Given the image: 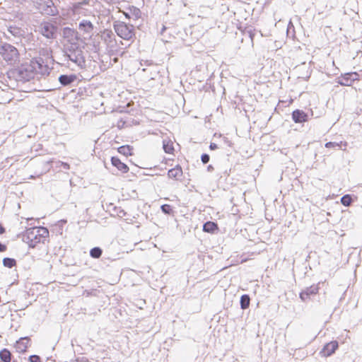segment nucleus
Returning <instances> with one entry per match:
<instances>
[{
    "label": "nucleus",
    "instance_id": "f257e3e1",
    "mask_svg": "<svg viewBox=\"0 0 362 362\" xmlns=\"http://www.w3.org/2000/svg\"><path fill=\"white\" fill-rule=\"evenodd\" d=\"M16 66L13 74L19 81H28L33 78L35 74L48 76L50 71L49 66L41 57L26 60Z\"/></svg>",
    "mask_w": 362,
    "mask_h": 362
},
{
    "label": "nucleus",
    "instance_id": "f03ea898",
    "mask_svg": "<svg viewBox=\"0 0 362 362\" xmlns=\"http://www.w3.org/2000/svg\"><path fill=\"white\" fill-rule=\"evenodd\" d=\"M0 57L9 66H16L21 62L19 50L6 42H0Z\"/></svg>",
    "mask_w": 362,
    "mask_h": 362
},
{
    "label": "nucleus",
    "instance_id": "7ed1b4c3",
    "mask_svg": "<svg viewBox=\"0 0 362 362\" xmlns=\"http://www.w3.org/2000/svg\"><path fill=\"white\" fill-rule=\"evenodd\" d=\"M81 45H64V56L81 69L86 67V57Z\"/></svg>",
    "mask_w": 362,
    "mask_h": 362
},
{
    "label": "nucleus",
    "instance_id": "20e7f679",
    "mask_svg": "<svg viewBox=\"0 0 362 362\" xmlns=\"http://www.w3.org/2000/svg\"><path fill=\"white\" fill-rule=\"evenodd\" d=\"M135 25L126 23L121 21H116L113 23V28L117 35L125 40H132L135 38Z\"/></svg>",
    "mask_w": 362,
    "mask_h": 362
},
{
    "label": "nucleus",
    "instance_id": "39448f33",
    "mask_svg": "<svg viewBox=\"0 0 362 362\" xmlns=\"http://www.w3.org/2000/svg\"><path fill=\"white\" fill-rule=\"evenodd\" d=\"M59 27L55 23L44 21L39 25V32L45 37L49 40H54L57 37Z\"/></svg>",
    "mask_w": 362,
    "mask_h": 362
},
{
    "label": "nucleus",
    "instance_id": "423d86ee",
    "mask_svg": "<svg viewBox=\"0 0 362 362\" xmlns=\"http://www.w3.org/2000/svg\"><path fill=\"white\" fill-rule=\"evenodd\" d=\"M23 240L27 243L30 247H35L37 243L42 242L39 230L36 227L27 229L23 235Z\"/></svg>",
    "mask_w": 362,
    "mask_h": 362
},
{
    "label": "nucleus",
    "instance_id": "0eeeda50",
    "mask_svg": "<svg viewBox=\"0 0 362 362\" xmlns=\"http://www.w3.org/2000/svg\"><path fill=\"white\" fill-rule=\"evenodd\" d=\"M37 5L38 9L45 15L54 16L59 13L58 9L52 0H38Z\"/></svg>",
    "mask_w": 362,
    "mask_h": 362
},
{
    "label": "nucleus",
    "instance_id": "6e6552de",
    "mask_svg": "<svg viewBox=\"0 0 362 362\" xmlns=\"http://www.w3.org/2000/svg\"><path fill=\"white\" fill-rule=\"evenodd\" d=\"M62 37L66 43L64 45H79L78 40H80L79 33L69 27H64L62 29Z\"/></svg>",
    "mask_w": 362,
    "mask_h": 362
},
{
    "label": "nucleus",
    "instance_id": "1a4fd4ad",
    "mask_svg": "<svg viewBox=\"0 0 362 362\" xmlns=\"http://www.w3.org/2000/svg\"><path fill=\"white\" fill-rule=\"evenodd\" d=\"M359 80V74L357 72H348L341 74L337 78L336 82L342 86H350L355 81Z\"/></svg>",
    "mask_w": 362,
    "mask_h": 362
},
{
    "label": "nucleus",
    "instance_id": "9d476101",
    "mask_svg": "<svg viewBox=\"0 0 362 362\" xmlns=\"http://www.w3.org/2000/svg\"><path fill=\"white\" fill-rule=\"evenodd\" d=\"M122 13L127 19L134 22L140 19L142 15L141 10L134 6H128Z\"/></svg>",
    "mask_w": 362,
    "mask_h": 362
},
{
    "label": "nucleus",
    "instance_id": "9b49d317",
    "mask_svg": "<svg viewBox=\"0 0 362 362\" xmlns=\"http://www.w3.org/2000/svg\"><path fill=\"white\" fill-rule=\"evenodd\" d=\"M78 28L80 33H82L84 38L88 37H90L95 30V26L93 24L88 20L83 19L78 23Z\"/></svg>",
    "mask_w": 362,
    "mask_h": 362
},
{
    "label": "nucleus",
    "instance_id": "f8f14e48",
    "mask_svg": "<svg viewBox=\"0 0 362 362\" xmlns=\"http://www.w3.org/2000/svg\"><path fill=\"white\" fill-rule=\"evenodd\" d=\"M6 28L7 31L15 38L21 39L25 35V30L16 22H9Z\"/></svg>",
    "mask_w": 362,
    "mask_h": 362
},
{
    "label": "nucleus",
    "instance_id": "ddd939ff",
    "mask_svg": "<svg viewBox=\"0 0 362 362\" xmlns=\"http://www.w3.org/2000/svg\"><path fill=\"white\" fill-rule=\"evenodd\" d=\"M319 291L318 284H313L303 289L299 293V298L303 302H306L311 296L316 295Z\"/></svg>",
    "mask_w": 362,
    "mask_h": 362
},
{
    "label": "nucleus",
    "instance_id": "4468645a",
    "mask_svg": "<svg viewBox=\"0 0 362 362\" xmlns=\"http://www.w3.org/2000/svg\"><path fill=\"white\" fill-rule=\"evenodd\" d=\"M58 80L63 86H74L78 83V77L74 74H61Z\"/></svg>",
    "mask_w": 362,
    "mask_h": 362
},
{
    "label": "nucleus",
    "instance_id": "2eb2a0df",
    "mask_svg": "<svg viewBox=\"0 0 362 362\" xmlns=\"http://www.w3.org/2000/svg\"><path fill=\"white\" fill-rule=\"evenodd\" d=\"M339 348V343L337 341H332L325 344L320 351L322 356L328 357L332 356Z\"/></svg>",
    "mask_w": 362,
    "mask_h": 362
},
{
    "label": "nucleus",
    "instance_id": "dca6fc26",
    "mask_svg": "<svg viewBox=\"0 0 362 362\" xmlns=\"http://www.w3.org/2000/svg\"><path fill=\"white\" fill-rule=\"evenodd\" d=\"M291 117L295 123L302 124L307 122L309 118V112H305L302 110L296 109L291 113Z\"/></svg>",
    "mask_w": 362,
    "mask_h": 362
},
{
    "label": "nucleus",
    "instance_id": "f3484780",
    "mask_svg": "<svg viewBox=\"0 0 362 362\" xmlns=\"http://www.w3.org/2000/svg\"><path fill=\"white\" fill-rule=\"evenodd\" d=\"M30 339L28 337L20 338L15 344V349L18 353H25L28 348Z\"/></svg>",
    "mask_w": 362,
    "mask_h": 362
},
{
    "label": "nucleus",
    "instance_id": "a211bd4d",
    "mask_svg": "<svg viewBox=\"0 0 362 362\" xmlns=\"http://www.w3.org/2000/svg\"><path fill=\"white\" fill-rule=\"evenodd\" d=\"M110 160L112 166L115 167L122 173H126L129 171V168L127 165L122 162L117 156H112Z\"/></svg>",
    "mask_w": 362,
    "mask_h": 362
},
{
    "label": "nucleus",
    "instance_id": "6ab92c4d",
    "mask_svg": "<svg viewBox=\"0 0 362 362\" xmlns=\"http://www.w3.org/2000/svg\"><path fill=\"white\" fill-rule=\"evenodd\" d=\"M218 230V224L214 221H206L203 224V231L209 233H215Z\"/></svg>",
    "mask_w": 362,
    "mask_h": 362
},
{
    "label": "nucleus",
    "instance_id": "aec40b11",
    "mask_svg": "<svg viewBox=\"0 0 362 362\" xmlns=\"http://www.w3.org/2000/svg\"><path fill=\"white\" fill-rule=\"evenodd\" d=\"M182 175V168L177 165L175 168H171L168 172V176L170 178H175L177 179L178 177H180Z\"/></svg>",
    "mask_w": 362,
    "mask_h": 362
},
{
    "label": "nucleus",
    "instance_id": "412c9836",
    "mask_svg": "<svg viewBox=\"0 0 362 362\" xmlns=\"http://www.w3.org/2000/svg\"><path fill=\"white\" fill-rule=\"evenodd\" d=\"M12 354L8 349H3L0 351V362H11Z\"/></svg>",
    "mask_w": 362,
    "mask_h": 362
},
{
    "label": "nucleus",
    "instance_id": "4be33fe9",
    "mask_svg": "<svg viewBox=\"0 0 362 362\" xmlns=\"http://www.w3.org/2000/svg\"><path fill=\"white\" fill-rule=\"evenodd\" d=\"M250 303V297L248 294H243L240 299V308L246 310L249 308Z\"/></svg>",
    "mask_w": 362,
    "mask_h": 362
},
{
    "label": "nucleus",
    "instance_id": "5701e85b",
    "mask_svg": "<svg viewBox=\"0 0 362 362\" xmlns=\"http://www.w3.org/2000/svg\"><path fill=\"white\" fill-rule=\"evenodd\" d=\"M342 146L345 147L347 146L346 142L343 143L342 141L336 142V141H329L325 144V148H333V149H339Z\"/></svg>",
    "mask_w": 362,
    "mask_h": 362
},
{
    "label": "nucleus",
    "instance_id": "b1692460",
    "mask_svg": "<svg viewBox=\"0 0 362 362\" xmlns=\"http://www.w3.org/2000/svg\"><path fill=\"white\" fill-rule=\"evenodd\" d=\"M133 147L129 145L122 146L117 148V151L125 156L132 155Z\"/></svg>",
    "mask_w": 362,
    "mask_h": 362
},
{
    "label": "nucleus",
    "instance_id": "393cba45",
    "mask_svg": "<svg viewBox=\"0 0 362 362\" xmlns=\"http://www.w3.org/2000/svg\"><path fill=\"white\" fill-rule=\"evenodd\" d=\"M163 148L166 153H173L174 151L173 142L170 140L164 139L163 141Z\"/></svg>",
    "mask_w": 362,
    "mask_h": 362
},
{
    "label": "nucleus",
    "instance_id": "a878e982",
    "mask_svg": "<svg viewBox=\"0 0 362 362\" xmlns=\"http://www.w3.org/2000/svg\"><path fill=\"white\" fill-rule=\"evenodd\" d=\"M2 263L5 267L11 269L16 266L17 262L14 258L4 257L2 260Z\"/></svg>",
    "mask_w": 362,
    "mask_h": 362
},
{
    "label": "nucleus",
    "instance_id": "bb28decb",
    "mask_svg": "<svg viewBox=\"0 0 362 362\" xmlns=\"http://www.w3.org/2000/svg\"><path fill=\"white\" fill-rule=\"evenodd\" d=\"M354 202L352 194H345L341 197V203L345 206H349Z\"/></svg>",
    "mask_w": 362,
    "mask_h": 362
},
{
    "label": "nucleus",
    "instance_id": "cd10ccee",
    "mask_svg": "<svg viewBox=\"0 0 362 362\" xmlns=\"http://www.w3.org/2000/svg\"><path fill=\"white\" fill-rule=\"evenodd\" d=\"M102 254L103 250L100 247H94L90 250V256L95 259L100 258Z\"/></svg>",
    "mask_w": 362,
    "mask_h": 362
},
{
    "label": "nucleus",
    "instance_id": "c85d7f7f",
    "mask_svg": "<svg viewBox=\"0 0 362 362\" xmlns=\"http://www.w3.org/2000/svg\"><path fill=\"white\" fill-rule=\"evenodd\" d=\"M37 230H39V233L40 235V239L42 240V243H45V241L47 240V238L49 236V230L45 227H38L37 228Z\"/></svg>",
    "mask_w": 362,
    "mask_h": 362
},
{
    "label": "nucleus",
    "instance_id": "c756f323",
    "mask_svg": "<svg viewBox=\"0 0 362 362\" xmlns=\"http://www.w3.org/2000/svg\"><path fill=\"white\" fill-rule=\"evenodd\" d=\"M52 52L49 48H43L41 49L39 52L40 55L45 57L47 60L51 59L52 61H54V59H52Z\"/></svg>",
    "mask_w": 362,
    "mask_h": 362
},
{
    "label": "nucleus",
    "instance_id": "7c9ffc66",
    "mask_svg": "<svg viewBox=\"0 0 362 362\" xmlns=\"http://www.w3.org/2000/svg\"><path fill=\"white\" fill-rule=\"evenodd\" d=\"M161 211L166 215H172L173 214V206L170 204H163L160 206Z\"/></svg>",
    "mask_w": 362,
    "mask_h": 362
},
{
    "label": "nucleus",
    "instance_id": "2f4dec72",
    "mask_svg": "<svg viewBox=\"0 0 362 362\" xmlns=\"http://www.w3.org/2000/svg\"><path fill=\"white\" fill-rule=\"evenodd\" d=\"M56 163V168H62L64 170H69L70 168V165L69 163L63 162V161H57Z\"/></svg>",
    "mask_w": 362,
    "mask_h": 362
},
{
    "label": "nucleus",
    "instance_id": "473e14b6",
    "mask_svg": "<svg viewBox=\"0 0 362 362\" xmlns=\"http://www.w3.org/2000/svg\"><path fill=\"white\" fill-rule=\"evenodd\" d=\"M29 362H42L41 358L38 355H31L28 358Z\"/></svg>",
    "mask_w": 362,
    "mask_h": 362
},
{
    "label": "nucleus",
    "instance_id": "72a5a7b5",
    "mask_svg": "<svg viewBox=\"0 0 362 362\" xmlns=\"http://www.w3.org/2000/svg\"><path fill=\"white\" fill-rule=\"evenodd\" d=\"M210 160V156L207 153H203L201 156V160L204 164H206L209 163Z\"/></svg>",
    "mask_w": 362,
    "mask_h": 362
},
{
    "label": "nucleus",
    "instance_id": "f704fd0d",
    "mask_svg": "<svg viewBox=\"0 0 362 362\" xmlns=\"http://www.w3.org/2000/svg\"><path fill=\"white\" fill-rule=\"evenodd\" d=\"M309 115H310V117H314V118H318L321 116L320 114H315V112H314V111L312 109L310 110Z\"/></svg>",
    "mask_w": 362,
    "mask_h": 362
},
{
    "label": "nucleus",
    "instance_id": "c9c22d12",
    "mask_svg": "<svg viewBox=\"0 0 362 362\" xmlns=\"http://www.w3.org/2000/svg\"><path fill=\"white\" fill-rule=\"evenodd\" d=\"M223 141L224 142L225 144H226L228 146H232L233 145V143L231 142V141H230L228 139V138L224 136L223 138Z\"/></svg>",
    "mask_w": 362,
    "mask_h": 362
},
{
    "label": "nucleus",
    "instance_id": "e433bc0d",
    "mask_svg": "<svg viewBox=\"0 0 362 362\" xmlns=\"http://www.w3.org/2000/svg\"><path fill=\"white\" fill-rule=\"evenodd\" d=\"M7 250V246L0 242V252H5Z\"/></svg>",
    "mask_w": 362,
    "mask_h": 362
},
{
    "label": "nucleus",
    "instance_id": "4c0bfd02",
    "mask_svg": "<svg viewBox=\"0 0 362 362\" xmlns=\"http://www.w3.org/2000/svg\"><path fill=\"white\" fill-rule=\"evenodd\" d=\"M209 148L211 151L216 150L218 148V145L215 143H211L209 145Z\"/></svg>",
    "mask_w": 362,
    "mask_h": 362
},
{
    "label": "nucleus",
    "instance_id": "58836bf2",
    "mask_svg": "<svg viewBox=\"0 0 362 362\" xmlns=\"http://www.w3.org/2000/svg\"><path fill=\"white\" fill-rule=\"evenodd\" d=\"M117 214L119 216L123 217L126 215V212L124 211V210L120 209L119 211H118Z\"/></svg>",
    "mask_w": 362,
    "mask_h": 362
},
{
    "label": "nucleus",
    "instance_id": "ea45409f",
    "mask_svg": "<svg viewBox=\"0 0 362 362\" xmlns=\"http://www.w3.org/2000/svg\"><path fill=\"white\" fill-rule=\"evenodd\" d=\"M90 1L91 0H81V2H79V4H81V5H89Z\"/></svg>",
    "mask_w": 362,
    "mask_h": 362
},
{
    "label": "nucleus",
    "instance_id": "a19ab883",
    "mask_svg": "<svg viewBox=\"0 0 362 362\" xmlns=\"http://www.w3.org/2000/svg\"><path fill=\"white\" fill-rule=\"evenodd\" d=\"M13 1L17 4H23L25 2H26L27 0H13Z\"/></svg>",
    "mask_w": 362,
    "mask_h": 362
},
{
    "label": "nucleus",
    "instance_id": "79ce46f5",
    "mask_svg": "<svg viewBox=\"0 0 362 362\" xmlns=\"http://www.w3.org/2000/svg\"><path fill=\"white\" fill-rule=\"evenodd\" d=\"M214 166L212 165H209L207 166V171L208 172H211V171L214 170Z\"/></svg>",
    "mask_w": 362,
    "mask_h": 362
},
{
    "label": "nucleus",
    "instance_id": "37998d69",
    "mask_svg": "<svg viewBox=\"0 0 362 362\" xmlns=\"http://www.w3.org/2000/svg\"><path fill=\"white\" fill-rule=\"evenodd\" d=\"M4 232H5V228H4V226L1 224H0V235L3 234Z\"/></svg>",
    "mask_w": 362,
    "mask_h": 362
},
{
    "label": "nucleus",
    "instance_id": "c03bdc74",
    "mask_svg": "<svg viewBox=\"0 0 362 362\" xmlns=\"http://www.w3.org/2000/svg\"><path fill=\"white\" fill-rule=\"evenodd\" d=\"M60 221H61V222H63V223H66V220H61Z\"/></svg>",
    "mask_w": 362,
    "mask_h": 362
}]
</instances>
